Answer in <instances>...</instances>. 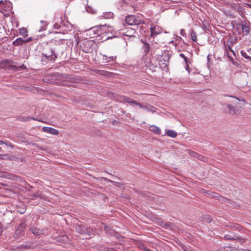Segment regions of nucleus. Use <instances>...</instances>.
Returning a JSON list of instances; mask_svg holds the SVG:
<instances>
[{
  "label": "nucleus",
  "instance_id": "1",
  "mask_svg": "<svg viewBox=\"0 0 251 251\" xmlns=\"http://www.w3.org/2000/svg\"><path fill=\"white\" fill-rule=\"evenodd\" d=\"M63 50L60 46L52 47L47 46L43 49L42 55L49 61L54 62L59 56L62 55Z\"/></svg>",
  "mask_w": 251,
  "mask_h": 251
},
{
  "label": "nucleus",
  "instance_id": "2",
  "mask_svg": "<svg viewBox=\"0 0 251 251\" xmlns=\"http://www.w3.org/2000/svg\"><path fill=\"white\" fill-rule=\"evenodd\" d=\"M142 32L145 33L143 36L148 37V40L150 41L151 38H154L157 35L163 32V29L158 25H154L153 27L151 24H145L144 22L142 21Z\"/></svg>",
  "mask_w": 251,
  "mask_h": 251
},
{
  "label": "nucleus",
  "instance_id": "3",
  "mask_svg": "<svg viewBox=\"0 0 251 251\" xmlns=\"http://www.w3.org/2000/svg\"><path fill=\"white\" fill-rule=\"evenodd\" d=\"M232 100H228L229 103L226 104L228 112L232 115H236L239 113L240 109L242 108L240 100L234 97L229 96Z\"/></svg>",
  "mask_w": 251,
  "mask_h": 251
},
{
  "label": "nucleus",
  "instance_id": "4",
  "mask_svg": "<svg viewBox=\"0 0 251 251\" xmlns=\"http://www.w3.org/2000/svg\"><path fill=\"white\" fill-rule=\"evenodd\" d=\"M26 68L24 65H17L16 62L12 60L5 59L0 62V69L3 70H10L14 72L20 71Z\"/></svg>",
  "mask_w": 251,
  "mask_h": 251
},
{
  "label": "nucleus",
  "instance_id": "5",
  "mask_svg": "<svg viewBox=\"0 0 251 251\" xmlns=\"http://www.w3.org/2000/svg\"><path fill=\"white\" fill-rule=\"evenodd\" d=\"M91 30L94 32V34L96 36H100L104 33H107L108 32H111L113 34H116V32L111 26H106L105 25H100L99 26H95L91 28ZM116 36L113 35V36H107L106 39H111L112 37H115Z\"/></svg>",
  "mask_w": 251,
  "mask_h": 251
},
{
  "label": "nucleus",
  "instance_id": "6",
  "mask_svg": "<svg viewBox=\"0 0 251 251\" xmlns=\"http://www.w3.org/2000/svg\"><path fill=\"white\" fill-rule=\"evenodd\" d=\"M12 3L9 0H0V12L4 15H8L12 11Z\"/></svg>",
  "mask_w": 251,
  "mask_h": 251
},
{
  "label": "nucleus",
  "instance_id": "7",
  "mask_svg": "<svg viewBox=\"0 0 251 251\" xmlns=\"http://www.w3.org/2000/svg\"><path fill=\"white\" fill-rule=\"evenodd\" d=\"M142 44H143L142 49H144V52L145 53V55H147L146 58L144 59L145 63V67L148 68L150 66V64L151 63V54H149L148 55V53H149L150 51V44L147 43V41H142Z\"/></svg>",
  "mask_w": 251,
  "mask_h": 251
},
{
  "label": "nucleus",
  "instance_id": "8",
  "mask_svg": "<svg viewBox=\"0 0 251 251\" xmlns=\"http://www.w3.org/2000/svg\"><path fill=\"white\" fill-rule=\"evenodd\" d=\"M75 229L78 233L86 237L91 235V229L86 227L83 225L76 224L75 225Z\"/></svg>",
  "mask_w": 251,
  "mask_h": 251
},
{
  "label": "nucleus",
  "instance_id": "9",
  "mask_svg": "<svg viewBox=\"0 0 251 251\" xmlns=\"http://www.w3.org/2000/svg\"><path fill=\"white\" fill-rule=\"evenodd\" d=\"M93 45L92 41L87 39L83 41L82 44L80 45L81 50L86 53H89L91 51V46Z\"/></svg>",
  "mask_w": 251,
  "mask_h": 251
},
{
  "label": "nucleus",
  "instance_id": "10",
  "mask_svg": "<svg viewBox=\"0 0 251 251\" xmlns=\"http://www.w3.org/2000/svg\"><path fill=\"white\" fill-rule=\"evenodd\" d=\"M126 23L129 25H138V21H136L135 16L132 15L127 16L125 19Z\"/></svg>",
  "mask_w": 251,
  "mask_h": 251
},
{
  "label": "nucleus",
  "instance_id": "11",
  "mask_svg": "<svg viewBox=\"0 0 251 251\" xmlns=\"http://www.w3.org/2000/svg\"><path fill=\"white\" fill-rule=\"evenodd\" d=\"M42 129L43 131L53 135H57L59 134V131L57 129L50 127H43Z\"/></svg>",
  "mask_w": 251,
  "mask_h": 251
},
{
  "label": "nucleus",
  "instance_id": "12",
  "mask_svg": "<svg viewBox=\"0 0 251 251\" xmlns=\"http://www.w3.org/2000/svg\"><path fill=\"white\" fill-rule=\"evenodd\" d=\"M24 231L22 228V226H20L18 227L16 230L15 232L14 237L15 238H19L20 237L23 236L24 235Z\"/></svg>",
  "mask_w": 251,
  "mask_h": 251
},
{
  "label": "nucleus",
  "instance_id": "13",
  "mask_svg": "<svg viewBox=\"0 0 251 251\" xmlns=\"http://www.w3.org/2000/svg\"><path fill=\"white\" fill-rule=\"evenodd\" d=\"M122 99L123 101L125 102L129 103L131 105H138L140 107H141V104L137 103L136 101L132 100L131 99L128 97L123 96Z\"/></svg>",
  "mask_w": 251,
  "mask_h": 251
},
{
  "label": "nucleus",
  "instance_id": "14",
  "mask_svg": "<svg viewBox=\"0 0 251 251\" xmlns=\"http://www.w3.org/2000/svg\"><path fill=\"white\" fill-rule=\"evenodd\" d=\"M188 153L189 154L194 157H196L198 158L200 160H203V159H204V157L198 153H197L195 151H188Z\"/></svg>",
  "mask_w": 251,
  "mask_h": 251
},
{
  "label": "nucleus",
  "instance_id": "15",
  "mask_svg": "<svg viewBox=\"0 0 251 251\" xmlns=\"http://www.w3.org/2000/svg\"><path fill=\"white\" fill-rule=\"evenodd\" d=\"M150 130L151 131H152V132L154 133L155 134H160V132H161L160 129L158 127H157L154 125L151 126L150 127Z\"/></svg>",
  "mask_w": 251,
  "mask_h": 251
},
{
  "label": "nucleus",
  "instance_id": "16",
  "mask_svg": "<svg viewBox=\"0 0 251 251\" xmlns=\"http://www.w3.org/2000/svg\"><path fill=\"white\" fill-rule=\"evenodd\" d=\"M142 110H144L145 111H151L153 112L155 111V108L152 106L151 105H142Z\"/></svg>",
  "mask_w": 251,
  "mask_h": 251
},
{
  "label": "nucleus",
  "instance_id": "17",
  "mask_svg": "<svg viewBox=\"0 0 251 251\" xmlns=\"http://www.w3.org/2000/svg\"><path fill=\"white\" fill-rule=\"evenodd\" d=\"M25 43V40L22 38H18L13 42V45L15 46H18L22 45Z\"/></svg>",
  "mask_w": 251,
  "mask_h": 251
},
{
  "label": "nucleus",
  "instance_id": "18",
  "mask_svg": "<svg viewBox=\"0 0 251 251\" xmlns=\"http://www.w3.org/2000/svg\"><path fill=\"white\" fill-rule=\"evenodd\" d=\"M30 230L36 236H38L42 233V230L36 227H32Z\"/></svg>",
  "mask_w": 251,
  "mask_h": 251
},
{
  "label": "nucleus",
  "instance_id": "19",
  "mask_svg": "<svg viewBox=\"0 0 251 251\" xmlns=\"http://www.w3.org/2000/svg\"><path fill=\"white\" fill-rule=\"evenodd\" d=\"M201 220L206 223H209L211 222L212 219L210 215H204L201 217Z\"/></svg>",
  "mask_w": 251,
  "mask_h": 251
},
{
  "label": "nucleus",
  "instance_id": "20",
  "mask_svg": "<svg viewBox=\"0 0 251 251\" xmlns=\"http://www.w3.org/2000/svg\"><path fill=\"white\" fill-rule=\"evenodd\" d=\"M40 24H41V25H40V27L39 29V31L45 30L47 29V26L48 25L47 22H46L45 21L41 20L40 21Z\"/></svg>",
  "mask_w": 251,
  "mask_h": 251
},
{
  "label": "nucleus",
  "instance_id": "21",
  "mask_svg": "<svg viewBox=\"0 0 251 251\" xmlns=\"http://www.w3.org/2000/svg\"><path fill=\"white\" fill-rule=\"evenodd\" d=\"M32 196L34 198H40L41 199H43L44 200H47L48 199V198L46 196L43 195L42 193L39 192H36L34 193Z\"/></svg>",
  "mask_w": 251,
  "mask_h": 251
},
{
  "label": "nucleus",
  "instance_id": "22",
  "mask_svg": "<svg viewBox=\"0 0 251 251\" xmlns=\"http://www.w3.org/2000/svg\"><path fill=\"white\" fill-rule=\"evenodd\" d=\"M95 72L97 74L103 76H108V75L110 74L109 72L103 70H96Z\"/></svg>",
  "mask_w": 251,
  "mask_h": 251
},
{
  "label": "nucleus",
  "instance_id": "23",
  "mask_svg": "<svg viewBox=\"0 0 251 251\" xmlns=\"http://www.w3.org/2000/svg\"><path fill=\"white\" fill-rule=\"evenodd\" d=\"M220 251H237V250L234 247L226 246L221 248Z\"/></svg>",
  "mask_w": 251,
  "mask_h": 251
},
{
  "label": "nucleus",
  "instance_id": "24",
  "mask_svg": "<svg viewBox=\"0 0 251 251\" xmlns=\"http://www.w3.org/2000/svg\"><path fill=\"white\" fill-rule=\"evenodd\" d=\"M242 30L243 33H245L246 35L249 34L250 33V28L246 25H242Z\"/></svg>",
  "mask_w": 251,
  "mask_h": 251
},
{
  "label": "nucleus",
  "instance_id": "25",
  "mask_svg": "<svg viewBox=\"0 0 251 251\" xmlns=\"http://www.w3.org/2000/svg\"><path fill=\"white\" fill-rule=\"evenodd\" d=\"M167 135L172 138H175L177 136V133L172 130H168L167 131Z\"/></svg>",
  "mask_w": 251,
  "mask_h": 251
},
{
  "label": "nucleus",
  "instance_id": "26",
  "mask_svg": "<svg viewBox=\"0 0 251 251\" xmlns=\"http://www.w3.org/2000/svg\"><path fill=\"white\" fill-rule=\"evenodd\" d=\"M97 179L100 181L102 179H103L107 182H109L113 183L114 185H116V186L117 185V184H119L118 182L112 181V180H111L106 177H99V178H97Z\"/></svg>",
  "mask_w": 251,
  "mask_h": 251
},
{
  "label": "nucleus",
  "instance_id": "27",
  "mask_svg": "<svg viewBox=\"0 0 251 251\" xmlns=\"http://www.w3.org/2000/svg\"><path fill=\"white\" fill-rule=\"evenodd\" d=\"M19 33L21 35L24 36H27V31L26 28H20L19 29Z\"/></svg>",
  "mask_w": 251,
  "mask_h": 251
},
{
  "label": "nucleus",
  "instance_id": "28",
  "mask_svg": "<svg viewBox=\"0 0 251 251\" xmlns=\"http://www.w3.org/2000/svg\"><path fill=\"white\" fill-rule=\"evenodd\" d=\"M224 238L226 240H236V236L235 235L226 234L224 236Z\"/></svg>",
  "mask_w": 251,
  "mask_h": 251
},
{
  "label": "nucleus",
  "instance_id": "29",
  "mask_svg": "<svg viewBox=\"0 0 251 251\" xmlns=\"http://www.w3.org/2000/svg\"><path fill=\"white\" fill-rule=\"evenodd\" d=\"M162 225L161 226L165 229H171L172 227V224L171 223H164L162 222Z\"/></svg>",
  "mask_w": 251,
  "mask_h": 251
},
{
  "label": "nucleus",
  "instance_id": "30",
  "mask_svg": "<svg viewBox=\"0 0 251 251\" xmlns=\"http://www.w3.org/2000/svg\"><path fill=\"white\" fill-rule=\"evenodd\" d=\"M191 38L193 41H194V42L197 41V34H196V33L193 30H192L191 32Z\"/></svg>",
  "mask_w": 251,
  "mask_h": 251
},
{
  "label": "nucleus",
  "instance_id": "31",
  "mask_svg": "<svg viewBox=\"0 0 251 251\" xmlns=\"http://www.w3.org/2000/svg\"><path fill=\"white\" fill-rule=\"evenodd\" d=\"M114 16V14L112 12L105 13L103 14V17L105 19L112 18Z\"/></svg>",
  "mask_w": 251,
  "mask_h": 251
},
{
  "label": "nucleus",
  "instance_id": "32",
  "mask_svg": "<svg viewBox=\"0 0 251 251\" xmlns=\"http://www.w3.org/2000/svg\"><path fill=\"white\" fill-rule=\"evenodd\" d=\"M31 119L35 120L34 118H32L31 117H23L21 118H19V121H22V122L27 121H29Z\"/></svg>",
  "mask_w": 251,
  "mask_h": 251
},
{
  "label": "nucleus",
  "instance_id": "33",
  "mask_svg": "<svg viewBox=\"0 0 251 251\" xmlns=\"http://www.w3.org/2000/svg\"><path fill=\"white\" fill-rule=\"evenodd\" d=\"M240 52L241 55L245 58L247 59H251V57L249 55H247V54L244 51L241 50Z\"/></svg>",
  "mask_w": 251,
  "mask_h": 251
},
{
  "label": "nucleus",
  "instance_id": "34",
  "mask_svg": "<svg viewBox=\"0 0 251 251\" xmlns=\"http://www.w3.org/2000/svg\"><path fill=\"white\" fill-rule=\"evenodd\" d=\"M237 241H238L239 243L241 244H243L245 242V239L243 238H241L238 237L236 236V240Z\"/></svg>",
  "mask_w": 251,
  "mask_h": 251
},
{
  "label": "nucleus",
  "instance_id": "35",
  "mask_svg": "<svg viewBox=\"0 0 251 251\" xmlns=\"http://www.w3.org/2000/svg\"><path fill=\"white\" fill-rule=\"evenodd\" d=\"M237 11L241 16H242L243 13L242 8L241 7H238L237 8Z\"/></svg>",
  "mask_w": 251,
  "mask_h": 251
},
{
  "label": "nucleus",
  "instance_id": "36",
  "mask_svg": "<svg viewBox=\"0 0 251 251\" xmlns=\"http://www.w3.org/2000/svg\"><path fill=\"white\" fill-rule=\"evenodd\" d=\"M104 230H105V232L109 235H113V233H112V231H108V226H104Z\"/></svg>",
  "mask_w": 251,
  "mask_h": 251
},
{
  "label": "nucleus",
  "instance_id": "37",
  "mask_svg": "<svg viewBox=\"0 0 251 251\" xmlns=\"http://www.w3.org/2000/svg\"><path fill=\"white\" fill-rule=\"evenodd\" d=\"M86 9L89 13H95V11L92 9V8L90 7H86Z\"/></svg>",
  "mask_w": 251,
  "mask_h": 251
},
{
  "label": "nucleus",
  "instance_id": "38",
  "mask_svg": "<svg viewBox=\"0 0 251 251\" xmlns=\"http://www.w3.org/2000/svg\"><path fill=\"white\" fill-rule=\"evenodd\" d=\"M183 59L184 60L185 63L186 64V68L187 69V68H188L189 67L188 65V58L186 56H185V57L184 58H183Z\"/></svg>",
  "mask_w": 251,
  "mask_h": 251
},
{
  "label": "nucleus",
  "instance_id": "39",
  "mask_svg": "<svg viewBox=\"0 0 251 251\" xmlns=\"http://www.w3.org/2000/svg\"><path fill=\"white\" fill-rule=\"evenodd\" d=\"M181 247L183 251H188L187 250V248L185 245H182Z\"/></svg>",
  "mask_w": 251,
  "mask_h": 251
},
{
  "label": "nucleus",
  "instance_id": "40",
  "mask_svg": "<svg viewBox=\"0 0 251 251\" xmlns=\"http://www.w3.org/2000/svg\"><path fill=\"white\" fill-rule=\"evenodd\" d=\"M180 34H181L182 36H186L185 30L183 29L180 30Z\"/></svg>",
  "mask_w": 251,
  "mask_h": 251
},
{
  "label": "nucleus",
  "instance_id": "41",
  "mask_svg": "<svg viewBox=\"0 0 251 251\" xmlns=\"http://www.w3.org/2000/svg\"><path fill=\"white\" fill-rule=\"evenodd\" d=\"M0 177H4V178H7V176L4 175L3 173L0 172Z\"/></svg>",
  "mask_w": 251,
  "mask_h": 251
},
{
  "label": "nucleus",
  "instance_id": "42",
  "mask_svg": "<svg viewBox=\"0 0 251 251\" xmlns=\"http://www.w3.org/2000/svg\"><path fill=\"white\" fill-rule=\"evenodd\" d=\"M103 59L106 61V62H108L109 61L108 60V57L106 55L103 56Z\"/></svg>",
  "mask_w": 251,
  "mask_h": 251
},
{
  "label": "nucleus",
  "instance_id": "43",
  "mask_svg": "<svg viewBox=\"0 0 251 251\" xmlns=\"http://www.w3.org/2000/svg\"><path fill=\"white\" fill-rule=\"evenodd\" d=\"M76 81L75 80H73L72 82V84H70V86H73V87H75V83H76Z\"/></svg>",
  "mask_w": 251,
  "mask_h": 251
},
{
  "label": "nucleus",
  "instance_id": "44",
  "mask_svg": "<svg viewBox=\"0 0 251 251\" xmlns=\"http://www.w3.org/2000/svg\"><path fill=\"white\" fill-rule=\"evenodd\" d=\"M32 39L31 37H29V38H27L26 40H25V43H26V42H29V41H31Z\"/></svg>",
  "mask_w": 251,
  "mask_h": 251
},
{
  "label": "nucleus",
  "instance_id": "45",
  "mask_svg": "<svg viewBox=\"0 0 251 251\" xmlns=\"http://www.w3.org/2000/svg\"><path fill=\"white\" fill-rule=\"evenodd\" d=\"M116 58V56H110L109 57V58L110 59V60H114L115 59V58Z\"/></svg>",
  "mask_w": 251,
  "mask_h": 251
},
{
  "label": "nucleus",
  "instance_id": "46",
  "mask_svg": "<svg viewBox=\"0 0 251 251\" xmlns=\"http://www.w3.org/2000/svg\"><path fill=\"white\" fill-rule=\"evenodd\" d=\"M62 238H63V240L65 241H67L68 239L67 237L66 236H62Z\"/></svg>",
  "mask_w": 251,
  "mask_h": 251
},
{
  "label": "nucleus",
  "instance_id": "47",
  "mask_svg": "<svg viewBox=\"0 0 251 251\" xmlns=\"http://www.w3.org/2000/svg\"><path fill=\"white\" fill-rule=\"evenodd\" d=\"M4 144H5L6 145L8 146H11V144L10 142H5L4 143Z\"/></svg>",
  "mask_w": 251,
  "mask_h": 251
},
{
  "label": "nucleus",
  "instance_id": "48",
  "mask_svg": "<svg viewBox=\"0 0 251 251\" xmlns=\"http://www.w3.org/2000/svg\"><path fill=\"white\" fill-rule=\"evenodd\" d=\"M179 56H180L181 57L183 58H184L185 57V55H184V54H183V53H180V54H179Z\"/></svg>",
  "mask_w": 251,
  "mask_h": 251
},
{
  "label": "nucleus",
  "instance_id": "49",
  "mask_svg": "<svg viewBox=\"0 0 251 251\" xmlns=\"http://www.w3.org/2000/svg\"><path fill=\"white\" fill-rule=\"evenodd\" d=\"M5 142V141H0V144L1 145V144H4Z\"/></svg>",
  "mask_w": 251,
  "mask_h": 251
},
{
  "label": "nucleus",
  "instance_id": "50",
  "mask_svg": "<svg viewBox=\"0 0 251 251\" xmlns=\"http://www.w3.org/2000/svg\"><path fill=\"white\" fill-rule=\"evenodd\" d=\"M146 83L145 82H142V86H145V85H146Z\"/></svg>",
  "mask_w": 251,
  "mask_h": 251
},
{
  "label": "nucleus",
  "instance_id": "51",
  "mask_svg": "<svg viewBox=\"0 0 251 251\" xmlns=\"http://www.w3.org/2000/svg\"><path fill=\"white\" fill-rule=\"evenodd\" d=\"M247 5L251 8V4H247Z\"/></svg>",
  "mask_w": 251,
  "mask_h": 251
},
{
  "label": "nucleus",
  "instance_id": "52",
  "mask_svg": "<svg viewBox=\"0 0 251 251\" xmlns=\"http://www.w3.org/2000/svg\"><path fill=\"white\" fill-rule=\"evenodd\" d=\"M25 212V210H24L23 211V210H21V214H23V213H24Z\"/></svg>",
  "mask_w": 251,
  "mask_h": 251
},
{
  "label": "nucleus",
  "instance_id": "53",
  "mask_svg": "<svg viewBox=\"0 0 251 251\" xmlns=\"http://www.w3.org/2000/svg\"><path fill=\"white\" fill-rule=\"evenodd\" d=\"M25 212V210H24L23 211V210H21V214H23V213H24Z\"/></svg>",
  "mask_w": 251,
  "mask_h": 251
},
{
  "label": "nucleus",
  "instance_id": "54",
  "mask_svg": "<svg viewBox=\"0 0 251 251\" xmlns=\"http://www.w3.org/2000/svg\"><path fill=\"white\" fill-rule=\"evenodd\" d=\"M142 198H143V197H144H144H145V194H143V193H142Z\"/></svg>",
  "mask_w": 251,
  "mask_h": 251
}]
</instances>
